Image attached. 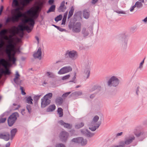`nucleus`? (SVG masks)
<instances>
[{
	"mask_svg": "<svg viewBox=\"0 0 147 147\" xmlns=\"http://www.w3.org/2000/svg\"><path fill=\"white\" fill-rule=\"evenodd\" d=\"M20 89L21 90L22 94V95H24L26 94V93L23 90V88L22 87H20Z\"/></svg>",
	"mask_w": 147,
	"mask_h": 147,
	"instance_id": "nucleus-51",
	"label": "nucleus"
},
{
	"mask_svg": "<svg viewBox=\"0 0 147 147\" xmlns=\"http://www.w3.org/2000/svg\"><path fill=\"white\" fill-rule=\"evenodd\" d=\"M73 94L76 96H80L82 94V93L81 92H76L73 93Z\"/></svg>",
	"mask_w": 147,
	"mask_h": 147,
	"instance_id": "nucleus-43",
	"label": "nucleus"
},
{
	"mask_svg": "<svg viewBox=\"0 0 147 147\" xmlns=\"http://www.w3.org/2000/svg\"><path fill=\"white\" fill-rule=\"evenodd\" d=\"M99 119V117L98 116H95L94 117L93 121L91 123V125L92 127L89 128V129L92 131H95L99 126L100 124L97 123Z\"/></svg>",
	"mask_w": 147,
	"mask_h": 147,
	"instance_id": "nucleus-5",
	"label": "nucleus"
},
{
	"mask_svg": "<svg viewBox=\"0 0 147 147\" xmlns=\"http://www.w3.org/2000/svg\"><path fill=\"white\" fill-rule=\"evenodd\" d=\"M11 33L12 35L13 36H14L16 34H18V30L17 31H16L15 30H11Z\"/></svg>",
	"mask_w": 147,
	"mask_h": 147,
	"instance_id": "nucleus-40",
	"label": "nucleus"
},
{
	"mask_svg": "<svg viewBox=\"0 0 147 147\" xmlns=\"http://www.w3.org/2000/svg\"><path fill=\"white\" fill-rule=\"evenodd\" d=\"M33 99H32V97L30 96H29L26 97V102L27 103L30 104H32Z\"/></svg>",
	"mask_w": 147,
	"mask_h": 147,
	"instance_id": "nucleus-24",
	"label": "nucleus"
},
{
	"mask_svg": "<svg viewBox=\"0 0 147 147\" xmlns=\"http://www.w3.org/2000/svg\"><path fill=\"white\" fill-rule=\"evenodd\" d=\"M87 141L86 139H84L82 137H80V143L82 145L84 146L86 144Z\"/></svg>",
	"mask_w": 147,
	"mask_h": 147,
	"instance_id": "nucleus-23",
	"label": "nucleus"
},
{
	"mask_svg": "<svg viewBox=\"0 0 147 147\" xmlns=\"http://www.w3.org/2000/svg\"><path fill=\"white\" fill-rule=\"evenodd\" d=\"M142 21L144 22H147V17L146 18H145Z\"/></svg>",
	"mask_w": 147,
	"mask_h": 147,
	"instance_id": "nucleus-64",
	"label": "nucleus"
},
{
	"mask_svg": "<svg viewBox=\"0 0 147 147\" xmlns=\"http://www.w3.org/2000/svg\"><path fill=\"white\" fill-rule=\"evenodd\" d=\"M72 141L75 143H80V137L74 138L72 140Z\"/></svg>",
	"mask_w": 147,
	"mask_h": 147,
	"instance_id": "nucleus-33",
	"label": "nucleus"
},
{
	"mask_svg": "<svg viewBox=\"0 0 147 147\" xmlns=\"http://www.w3.org/2000/svg\"><path fill=\"white\" fill-rule=\"evenodd\" d=\"M81 23L79 22L74 24L72 28L73 32L77 33L80 32L81 30Z\"/></svg>",
	"mask_w": 147,
	"mask_h": 147,
	"instance_id": "nucleus-11",
	"label": "nucleus"
},
{
	"mask_svg": "<svg viewBox=\"0 0 147 147\" xmlns=\"http://www.w3.org/2000/svg\"><path fill=\"white\" fill-rule=\"evenodd\" d=\"M66 21V19L63 18L62 20V22L61 23L62 25H64L65 24V22Z\"/></svg>",
	"mask_w": 147,
	"mask_h": 147,
	"instance_id": "nucleus-53",
	"label": "nucleus"
},
{
	"mask_svg": "<svg viewBox=\"0 0 147 147\" xmlns=\"http://www.w3.org/2000/svg\"><path fill=\"white\" fill-rule=\"evenodd\" d=\"M27 110L28 112L30 113L31 112V106L30 105H27L26 107Z\"/></svg>",
	"mask_w": 147,
	"mask_h": 147,
	"instance_id": "nucleus-44",
	"label": "nucleus"
},
{
	"mask_svg": "<svg viewBox=\"0 0 147 147\" xmlns=\"http://www.w3.org/2000/svg\"><path fill=\"white\" fill-rule=\"evenodd\" d=\"M82 33L84 34V36H87L88 34V33L86 30L85 28H83L82 30Z\"/></svg>",
	"mask_w": 147,
	"mask_h": 147,
	"instance_id": "nucleus-29",
	"label": "nucleus"
},
{
	"mask_svg": "<svg viewBox=\"0 0 147 147\" xmlns=\"http://www.w3.org/2000/svg\"><path fill=\"white\" fill-rule=\"evenodd\" d=\"M68 136V133L65 131H62L61 133L60 136V138L63 141H65L66 140Z\"/></svg>",
	"mask_w": 147,
	"mask_h": 147,
	"instance_id": "nucleus-15",
	"label": "nucleus"
},
{
	"mask_svg": "<svg viewBox=\"0 0 147 147\" xmlns=\"http://www.w3.org/2000/svg\"><path fill=\"white\" fill-rule=\"evenodd\" d=\"M41 48L39 47L37 51L34 53L33 56L35 58H37L40 59L41 58Z\"/></svg>",
	"mask_w": 147,
	"mask_h": 147,
	"instance_id": "nucleus-13",
	"label": "nucleus"
},
{
	"mask_svg": "<svg viewBox=\"0 0 147 147\" xmlns=\"http://www.w3.org/2000/svg\"><path fill=\"white\" fill-rule=\"evenodd\" d=\"M53 94L50 93L45 95L41 99V107L44 108L51 102L50 99L52 97Z\"/></svg>",
	"mask_w": 147,
	"mask_h": 147,
	"instance_id": "nucleus-4",
	"label": "nucleus"
},
{
	"mask_svg": "<svg viewBox=\"0 0 147 147\" xmlns=\"http://www.w3.org/2000/svg\"><path fill=\"white\" fill-rule=\"evenodd\" d=\"M18 114L17 113H14L10 116L8 119V123L9 126H12L14 123L17 119V117Z\"/></svg>",
	"mask_w": 147,
	"mask_h": 147,
	"instance_id": "nucleus-7",
	"label": "nucleus"
},
{
	"mask_svg": "<svg viewBox=\"0 0 147 147\" xmlns=\"http://www.w3.org/2000/svg\"><path fill=\"white\" fill-rule=\"evenodd\" d=\"M18 34H19V35L20 37L22 38L23 37L24 35V33L23 32H18Z\"/></svg>",
	"mask_w": 147,
	"mask_h": 147,
	"instance_id": "nucleus-49",
	"label": "nucleus"
},
{
	"mask_svg": "<svg viewBox=\"0 0 147 147\" xmlns=\"http://www.w3.org/2000/svg\"><path fill=\"white\" fill-rule=\"evenodd\" d=\"M54 2V0H49V3L51 5Z\"/></svg>",
	"mask_w": 147,
	"mask_h": 147,
	"instance_id": "nucleus-56",
	"label": "nucleus"
},
{
	"mask_svg": "<svg viewBox=\"0 0 147 147\" xmlns=\"http://www.w3.org/2000/svg\"><path fill=\"white\" fill-rule=\"evenodd\" d=\"M135 139V137L134 136H132L131 137L127 138L125 139V142L121 141L120 142L121 144H122L123 146L124 147L125 144L128 145L131 143L133 141V140Z\"/></svg>",
	"mask_w": 147,
	"mask_h": 147,
	"instance_id": "nucleus-10",
	"label": "nucleus"
},
{
	"mask_svg": "<svg viewBox=\"0 0 147 147\" xmlns=\"http://www.w3.org/2000/svg\"><path fill=\"white\" fill-rule=\"evenodd\" d=\"M62 18V16L61 15H60L57 16L55 18V21L57 22L61 20Z\"/></svg>",
	"mask_w": 147,
	"mask_h": 147,
	"instance_id": "nucleus-37",
	"label": "nucleus"
},
{
	"mask_svg": "<svg viewBox=\"0 0 147 147\" xmlns=\"http://www.w3.org/2000/svg\"><path fill=\"white\" fill-rule=\"evenodd\" d=\"M55 147H65V146L63 144L61 143H58L56 144Z\"/></svg>",
	"mask_w": 147,
	"mask_h": 147,
	"instance_id": "nucleus-42",
	"label": "nucleus"
},
{
	"mask_svg": "<svg viewBox=\"0 0 147 147\" xmlns=\"http://www.w3.org/2000/svg\"><path fill=\"white\" fill-rule=\"evenodd\" d=\"M84 125V123H81L80 124L76 125V128L77 129H79L83 127Z\"/></svg>",
	"mask_w": 147,
	"mask_h": 147,
	"instance_id": "nucleus-41",
	"label": "nucleus"
},
{
	"mask_svg": "<svg viewBox=\"0 0 147 147\" xmlns=\"http://www.w3.org/2000/svg\"><path fill=\"white\" fill-rule=\"evenodd\" d=\"M42 95H35L34 96V101H37Z\"/></svg>",
	"mask_w": 147,
	"mask_h": 147,
	"instance_id": "nucleus-38",
	"label": "nucleus"
},
{
	"mask_svg": "<svg viewBox=\"0 0 147 147\" xmlns=\"http://www.w3.org/2000/svg\"><path fill=\"white\" fill-rule=\"evenodd\" d=\"M63 100L62 98L59 97L56 98L55 102L57 105H61L63 102Z\"/></svg>",
	"mask_w": 147,
	"mask_h": 147,
	"instance_id": "nucleus-21",
	"label": "nucleus"
},
{
	"mask_svg": "<svg viewBox=\"0 0 147 147\" xmlns=\"http://www.w3.org/2000/svg\"><path fill=\"white\" fill-rule=\"evenodd\" d=\"M8 40V44L6 46L5 51L7 55L9 60L14 64L16 61V59L14 57V54H13L12 56L11 54V52L14 47V45L12 43L13 40L12 38H9Z\"/></svg>",
	"mask_w": 147,
	"mask_h": 147,
	"instance_id": "nucleus-3",
	"label": "nucleus"
},
{
	"mask_svg": "<svg viewBox=\"0 0 147 147\" xmlns=\"http://www.w3.org/2000/svg\"><path fill=\"white\" fill-rule=\"evenodd\" d=\"M6 120V118H1L0 119V123L4 122Z\"/></svg>",
	"mask_w": 147,
	"mask_h": 147,
	"instance_id": "nucleus-47",
	"label": "nucleus"
},
{
	"mask_svg": "<svg viewBox=\"0 0 147 147\" xmlns=\"http://www.w3.org/2000/svg\"><path fill=\"white\" fill-rule=\"evenodd\" d=\"M67 12H66L64 14L63 18H64V19H66L67 16Z\"/></svg>",
	"mask_w": 147,
	"mask_h": 147,
	"instance_id": "nucleus-54",
	"label": "nucleus"
},
{
	"mask_svg": "<svg viewBox=\"0 0 147 147\" xmlns=\"http://www.w3.org/2000/svg\"><path fill=\"white\" fill-rule=\"evenodd\" d=\"M59 123L61 125H63L64 127L70 129L71 127V125L70 124L65 123L62 120L59 121Z\"/></svg>",
	"mask_w": 147,
	"mask_h": 147,
	"instance_id": "nucleus-18",
	"label": "nucleus"
},
{
	"mask_svg": "<svg viewBox=\"0 0 147 147\" xmlns=\"http://www.w3.org/2000/svg\"><path fill=\"white\" fill-rule=\"evenodd\" d=\"M144 60L141 62V63H140V66L139 68L140 69H142L143 67V65L144 63Z\"/></svg>",
	"mask_w": 147,
	"mask_h": 147,
	"instance_id": "nucleus-46",
	"label": "nucleus"
},
{
	"mask_svg": "<svg viewBox=\"0 0 147 147\" xmlns=\"http://www.w3.org/2000/svg\"><path fill=\"white\" fill-rule=\"evenodd\" d=\"M3 6H1L0 8V15L1 14L2 12L3 9Z\"/></svg>",
	"mask_w": 147,
	"mask_h": 147,
	"instance_id": "nucleus-57",
	"label": "nucleus"
},
{
	"mask_svg": "<svg viewBox=\"0 0 147 147\" xmlns=\"http://www.w3.org/2000/svg\"><path fill=\"white\" fill-rule=\"evenodd\" d=\"M13 106H16L17 107L16 108H15L14 110H16L18 109L20 107V106L19 105H17L16 104L14 103L13 104Z\"/></svg>",
	"mask_w": 147,
	"mask_h": 147,
	"instance_id": "nucleus-50",
	"label": "nucleus"
},
{
	"mask_svg": "<svg viewBox=\"0 0 147 147\" xmlns=\"http://www.w3.org/2000/svg\"><path fill=\"white\" fill-rule=\"evenodd\" d=\"M4 44V42L2 40H1L0 43V49L2 48L3 47Z\"/></svg>",
	"mask_w": 147,
	"mask_h": 147,
	"instance_id": "nucleus-45",
	"label": "nucleus"
},
{
	"mask_svg": "<svg viewBox=\"0 0 147 147\" xmlns=\"http://www.w3.org/2000/svg\"><path fill=\"white\" fill-rule=\"evenodd\" d=\"M7 32V30L6 29H4L0 32V35L3 36Z\"/></svg>",
	"mask_w": 147,
	"mask_h": 147,
	"instance_id": "nucleus-35",
	"label": "nucleus"
},
{
	"mask_svg": "<svg viewBox=\"0 0 147 147\" xmlns=\"http://www.w3.org/2000/svg\"><path fill=\"white\" fill-rule=\"evenodd\" d=\"M55 5H52L50 7L49 10L47 11V13H49L50 12L54 11H55Z\"/></svg>",
	"mask_w": 147,
	"mask_h": 147,
	"instance_id": "nucleus-27",
	"label": "nucleus"
},
{
	"mask_svg": "<svg viewBox=\"0 0 147 147\" xmlns=\"http://www.w3.org/2000/svg\"><path fill=\"white\" fill-rule=\"evenodd\" d=\"M20 75L18 71L16 72L15 78L14 79V82L17 84H19L21 83V81L20 78Z\"/></svg>",
	"mask_w": 147,
	"mask_h": 147,
	"instance_id": "nucleus-16",
	"label": "nucleus"
},
{
	"mask_svg": "<svg viewBox=\"0 0 147 147\" xmlns=\"http://www.w3.org/2000/svg\"><path fill=\"white\" fill-rule=\"evenodd\" d=\"M72 78V80L71 82H73L76 78V73H74V75H72V74H68L63 76L61 79L62 80H65L69 79L70 77Z\"/></svg>",
	"mask_w": 147,
	"mask_h": 147,
	"instance_id": "nucleus-12",
	"label": "nucleus"
},
{
	"mask_svg": "<svg viewBox=\"0 0 147 147\" xmlns=\"http://www.w3.org/2000/svg\"><path fill=\"white\" fill-rule=\"evenodd\" d=\"M135 5L136 7L138 8H140L142 7V4L141 3V2H140L139 1H138L136 3Z\"/></svg>",
	"mask_w": 147,
	"mask_h": 147,
	"instance_id": "nucleus-28",
	"label": "nucleus"
},
{
	"mask_svg": "<svg viewBox=\"0 0 147 147\" xmlns=\"http://www.w3.org/2000/svg\"><path fill=\"white\" fill-rule=\"evenodd\" d=\"M89 12L85 10L83 12V16L86 19H88V18L89 16Z\"/></svg>",
	"mask_w": 147,
	"mask_h": 147,
	"instance_id": "nucleus-26",
	"label": "nucleus"
},
{
	"mask_svg": "<svg viewBox=\"0 0 147 147\" xmlns=\"http://www.w3.org/2000/svg\"><path fill=\"white\" fill-rule=\"evenodd\" d=\"M56 108V106L54 104H53L50 105L47 109V112H52Z\"/></svg>",
	"mask_w": 147,
	"mask_h": 147,
	"instance_id": "nucleus-19",
	"label": "nucleus"
},
{
	"mask_svg": "<svg viewBox=\"0 0 147 147\" xmlns=\"http://www.w3.org/2000/svg\"><path fill=\"white\" fill-rule=\"evenodd\" d=\"M81 132L83 134H84L88 136H92L93 135L91 133L89 132L88 131L87 129H85L84 130L81 131Z\"/></svg>",
	"mask_w": 147,
	"mask_h": 147,
	"instance_id": "nucleus-22",
	"label": "nucleus"
},
{
	"mask_svg": "<svg viewBox=\"0 0 147 147\" xmlns=\"http://www.w3.org/2000/svg\"><path fill=\"white\" fill-rule=\"evenodd\" d=\"M4 134H0V138L3 139Z\"/></svg>",
	"mask_w": 147,
	"mask_h": 147,
	"instance_id": "nucleus-61",
	"label": "nucleus"
},
{
	"mask_svg": "<svg viewBox=\"0 0 147 147\" xmlns=\"http://www.w3.org/2000/svg\"><path fill=\"white\" fill-rule=\"evenodd\" d=\"M58 29L60 31L62 32L64 30V29L62 28H61L60 27H59V28H58Z\"/></svg>",
	"mask_w": 147,
	"mask_h": 147,
	"instance_id": "nucleus-62",
	"label": "nucleus"
},
{
	"mask_svg": "<svg viewBox=\"0 0 147 147\" xmlns=\"http://www.w3.org/2000/svg\"><path fill=\"white\" fill-rule=\"evenodd\" d=\"M17 131V130L16 129H13L11 131V136L12 137L14 136L16 133Z\"/></svg>",
	"mask_w": 147,
	"mask_h": 147,
	"instance_id": "nucleus-34",
	"label": "nucleus"
},
{
	"mask_svg": "<svg viewBox=\"0 0 147 147\" xmlns=\"http://www.w3.org/2000/svg\"><path fill=\"white\" fill-rule=\"evenodd\" d=\"M9 134H4L3 139H4L6 141H7L9 139Z\"/></svg>",
	"mask_w": 147,
	"mask_h": 147,
	"instance_id": "nucleus-32",
	"label": "nucleus"
},
{
	"mask_svg": "<svg viewBox=\"0 0 147 147\" xmlns=\"http://www.w3.org/2000/svg\"><path fill=\"white\" fill-rule=\"evenodd\" d=\"M72 70V68L69 66L65 67L61 69L58 71L59 74H64L71 71Z\"/></svg>",
	"mask_w": 147,
	"mask_h": 147,
	"instance_id": "nucleus-8",
	"label": "nucleus"
},
{
	"mask_svg": "<svg viewBox=\"0 0 147 147\" xmlns=\"http://www.w3.org/2000/svg\"><path fill=\"white\" fill-rule=\"evenodd\" d=\"M46 76L50 78H52L54 76V75L53 73L49 72H47L46 74Z\"/></svg>",
	"mask_w": 147,
	"mask_h": 147,
	"instance_id": "nucleus-36",
	"label": "nucleus"
},
{
	"mask_svg": "<svg viewBox=\"0 0 147 147\" xmlns=\"http://www.w3.org/2000/svg\"><path fill=\"white\" fill-rule=\"evenodd\" d=\"M112 147H124L122 144H121L120 143V145L118 146H114Z\"/></svg>",
	"mask_w": 147,
	"mask_h": 147,
	"instance_id": "nucleus-58",
	"label": "nucleus"
},
{
	"mask_svg": "<svg viewBox=\"0 0 147 147\" xmlns=\"http://www.w3.org/2000/svg\"><path fill=\"white\" fill-rule=\"evenodd\" d=\"M38 43V44L39 43V39L38 36H36L35 37Z\"/></svg>",
	"mask_w": 147,
	"mask_h": 147,
	"instance_id": "nucleus-63",
	"label": "nucleus"
},
{
	"mask_svg": "<svg viewBox=\"0 0 147 147\" xmlns=\"http://www.w3.org/2000/svg\"><path fill=\"white\" fill-rule=\"evenodd\" d=\"M4 38L5 40H8L9 39V38L7 36H4Z\"/></svg>",
	"mask_w": 147,
	"mask_h": 147,
	"instance_id": "nucleus-60",
	"label": "nucleus"
},
{
	"mask_svg": "<svg viewBox=\"0 0 147 147\" xmlns=\"http://www.w3.org/2000/svg\"><path fill=\"white\" fill-rule=\"evenodd\" d=\"M11 18H12V17ZM11 20L13 22V21L12 20L11 18H7V19L6 20V23H8V22H9ZM15 22L16 21H14V22ZM16 22H17V21H16Z\"/></svg>",
	"mask_w": 147,
	"mask_h": 147,
	"instance_id": "nucleus-55",
	"label": "nucleus"
},
{
	"mask_svg": "<svg viewBox=\"0 0 147 147\" xmlns=\"http://www.w3.org/2000/svg\"><path fill=\"white\" fill-rule=\"evenodd\" d=\"M122 134H123V132H121L119 133H118L116 134V136H121L122 135Z\"/></svg>",
	"mask_w": 147,
	"mask_h": 147,
	"instance_id": "nucleus-59",
	"label": "nucleus"
},
{
	"mask_svg": "<svg viewBox=\"0 0 147 147\" xmlns=\"http://www.w3.org/2000/svg\"><path fill=\"white\" fill-rule=\"evenodd\" d=\"M91 65V62L89 61L86 62L85 63V67L87 69L89 70V68Z\"/></svg>",
	"mask_w": 147,
	"mask_h": 147,
	"instance_id": "nucleus-31",
	"label": "nucleus"
},
{
	"mask_svg": "<svg viewBox=\"0 0 147 147\" xmlns=\"http://www.w3.org/2000/svg\"><path fill=\"white\" fill-rule=\"evenodd\" d=\"M32 0H23V5H26L29 4L30 2Z\"/></svg>",
	"mask_w": 147,
	"mask_h": 147,
	"instance_id": "nucleus-39",
	"label": "nucleus"
},
{
	"mask_svg": "<svg viewBox=\"0 0 147 147\" xmlns=\"http://www.w3.org/2000/svg\"><path fill=\"white\" fill-rule=\"evenodd\" d=\"M136 7L135 5L132 6L130 9V11L131 12L134 9V8Z\"/></svg>",
	"mask_w": 147,
	"mask_h": 147,
	"instance_id": "nucleus-52",
	"label": "nucleus"
},
{
	"mask_svg": "<svg viewBox=\"0 0 147 147\" xmlns=\"http://www.w3.org/2000/svg\"><path fill=\"white\" fill-rule=\"evenodd\" d=\"M119 38L125 43H127V36L125 34L121 35L119 36Z\"/></svg>",
	"mask_w": 147,
	"mask_h": 147,
	"instance_id": "nucleus-20",
	"label": "nucleus"
},
{
	"mask_svg": "<svg viewBox=\"0 0 147 147\" xmlns=\"http://www.w3.org/2000/svg\"><path fill=\"white\" fill-rule=\"evenodd\" d=\"M90 71L89 70H85L83 74L84 78L85 80L88 78L90 76Z\"/></svg>",
	"mask_w": 147,
	"mask_h": 147,
	"instance_id": "nucleus-17",
	"label": "nucleus"
},
{
	"mask_svg": "<svg viewBox=\"0 0 147 147\" xmlns=\"http://www.w3.org/2000/svg\"><path fill=\"white\" fill-rule=\"evenodd\" d=\"M71 93L70 92H68L64 94L62 96L63 97H66Z\"/></svg>",
	"mask_w": 147,
	"mask_h": 147,
	"instance_id": "nucleus-48",
	"label": "nucleus"
},
{
	"mask_svg": "<svg viewBox=\"0 0 147 147\" xmlns=\"http://www.w3.org/2000/svg\"><path fill=\"white\" fill-rule=\"evenodd\" d=\"M58 113L60 117H62L63 115V110L61 108H59L57 110Z\"/></svg>",
	"mask_w": 147,
	"mask_h": 147,
	"instance_id": "nucleus-25",
	"label": "nucleus"
},
{
	"mask_svg": "<svg viewBox=\"0 0 147 147\" xmlns=\"http://www.w3.org/2000/svg\"><path fill=\"white\" fill-rule=\"evenodd\" d=\"M74 11V8L72 7H71V9L70 10V11L69 12V14L68 16V19L70 18L71 16H72L73 14Z\"/></svg>",
	"mask_w": 147,
	"mask_h": 147,
	"instance_id": "nucleus-30",
	"label": "nucleus"
},
{
	"mask_svg": "<svg viewBox=\"0 0 147 147\" xmlns=\"http://www.w3.org/2000/svg\"><path fill=\"white\" fill-rule=\"evenodd\" d=\"M65 1H63L61 3L60 6L58 9L59 12H64L66 9V7L65 5Z\"/></svg>",
	"mask_w": 147,
	"mask_h": 147,
	"instance_id": "nucleus-14",
	"label": "nucleus"
},
{
	"mask_svg": "<svg viewBox=\"0 0 147 147\" xmlns=\"http://www.w3.org/2000/svg\"><path fill=\"white\" fill-rule=\"evenodd\" d=\"M66 54L70 58L74 60L76 59L78 56L77 52L74 51H67Z\"/></svg>",
	"mask_w": 147,
	"mask_h": 147,
	"instance_id": "nucleus-9",
	"label": "nucleus"
},
{
	"mask_svg": "<svg viewBox=\"0 0 147 147\" xmlns=\"http://www.w3.org/2000/svg\"><path fill=\"white\" fill-rule=\"evenodd\" d=\"M40 7L38 6H36L35 7H32L27 11L26 13L30 17H28L26 16V17H24L25 18L22 21L24 24L28 22L30 26L23 25H19L18 27L19 30L22 32H23L24 30H26L28 32H31L34 24V19L37 18L38 16V11Z\"/></svg>",
	"mask_w": 147,
	"mask_h": 147,
	"instance_id": "nucleus-1",
	"label": "nucleus"
},
{
	"mask_svg": "<svg viewBox=\"0 0 147 147\" xmlns=\"http://www.w3.org/2000/svg\"><path fill=\"white\" fill-rule=\"evenodd\" d=\"M20 0H13L12 3V6L13 8H15L11 10V13L13 16L11 19L13 21H18L19 18L22 17H26L24 13H22L21 10L22 9V8L20 7L19 1Z\"/></svg>",
	"mask_w": 147,
	"mask_h": 147,
	"instance_id": "nucleus-2",
	"label": "nucleus"
},
{
	"mask_svg": "<svg viewBox=\"0 0 147 147\" xmlns=\"http://www.w3.org/2000/svg\"><path fill=\"white\" fill-rule=\"evenodd\" d=\"M119 83V80L116 76H113L109 79L108 82V84L109 86H117Z\"/></svg>",
	"mask_w": 147,
	"mask_h": 147,
	"instance_id": "nucleus-6",
	"label": "nucleus"
}]
</instances>
